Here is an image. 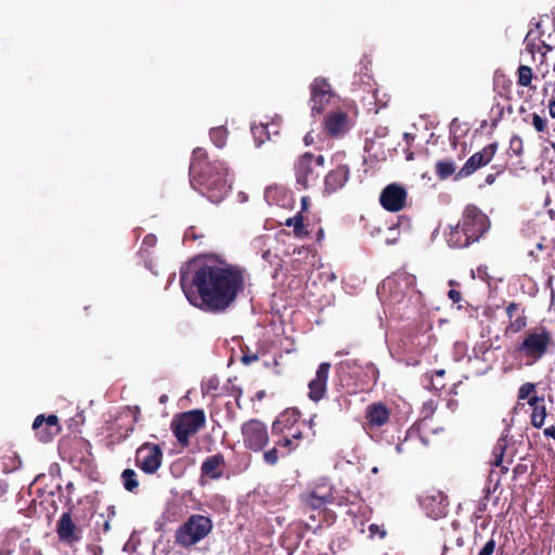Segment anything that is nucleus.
Returning <instances> with one entry per match:
<instances>
[{
  "mask_svg": "<svg viewBox=\"0 0 555 555\" xmlns=\"http://www.w3.org/2000/svg\"><path fill=\"white\" fill-rule=\"evenodd\" d=\"M248 273L237 264H207L191 260L180 269V285L188 301L207 313H224L245 289Z\"/></svg>",
  "mask_w": 555,
  "mask_h": 555,
  "instance_id": "nucleus-1",
  "label": "nucleus"
},
{
  "mask_svg": "<svg viewBox=\"0 0 555 555\" xmlns=\"http://www.w3.org/2000/svg\"><path fill=\"white\" fill-rule=\"evenodd\" d=\"M189 175L192 188L214 204L222 202L232 188L225 163L208 160L203 147L193 151Z\"/></svg>",
  "mask_w": 555,
  "mask_h": 555,
  "instance_id": "nucleus-2",
  "label": "nucleus"
},
{
  "mask_svg": "<svg viewBox=\"0 0 555 555\" xmlns=\"http://www.w3.org/2000/svg\"><path fill=\"white\" fill-rule=\"evenodd\" d=\"M551 345V332L543 325L535 326L525 333L522 341L514 348L513 356L526 366H531L547 353Z\"/></svg>",
  "mask_w": 555,
  "mask_h": 555,
  "instance_id": "nucleus-3",
  "label": "nucleus"
},
{
  "mask_svg": "<svg viewBox=\"0 0 555 555\" xmlns=\"http://www.w3.org/2000/svg\"><path fill=\"white\" fill-rule=\"evenodd\" d=\"M60 452L63 460H67L75 469L86 474H93L94 464L90 443L82 437L65 438L60 442Z\"/></svg>",
  "mask_w": 555,
  "mask_h": 555,
  "instance_id": "nucleus-4",
  "label": "nucleus"
},
{
  "mask_svg": "<svg viewBox=\"0 0 555 555\" xmlns=\"http://www.w3.org/2000/svg\"><path fill=\"white\" fill-rule=\"evenodd\" d=\"M415 276L406 272L397 273L393 276L385 279L376 289V294L382 304L388 301L389 305H400L404 297V292L414 286Z\"/></svg>",
  "mask_w": 555,
  "mask_h": 555,
  "instance_id": "nucleus-5",
  "label": "nucleus"
},
{
  "mask_svg": "<svg viewBox=\"0 0 555 555\" xmlns=\"http://www.w3.org/2000/svg\"><path fill=\"white\" fill-rule=\"evenodd\" d=\"M212 529L211 520L203 515H192L176 532V541L190 546L204 539Z\"/></svg>",
  "mask_w": 555,
  "mask_h": 555,
  "instance_id": "nucleus-6",
  "label": "nucleus"
},
{
  "mask_svg": "<svg viewBox=\"0 0 555 555\" xmlns=\"http://www.w3.org/2000/svg\"><path fill=\"white\" fill-rule=\"evenodd\" d=\"M206 415L201 409L184 412L180 420L172 422V431L178 442L186 447L190 442V437L195 435L201 428L205 426Z\"/></svg>",
  "mask_w": 555,
  "mask_h": 555,
  "instance_id": "nucleus-7",
  "label": "nucleus"
},
{
  "mask_svg": "<svg viewBox=\"0 0 555 555\" xmlns=\"http://www.w3.org/2000/svg\"><path fill=\"white\" fill-rule=\"evenodd\" d=\"M463 235L470 237V241L478 242L490 229V220L477 206L467 205L463 211L461 221Z\"/></svg>",
  "mask_w": 555,
  "mask_h": 555,
  "instance_id": "nucleus-8",
  "label": "nucleus"
},
{
  "mask_svg": "<svg viewBox=\"0 0 555 555\" xmlns=\"http://www.w3.org/2000/svg\"><path fill=\"white\" fill-rule=\"evenodd\" d=\"M163 449L159 444L144 442L135 451V466L147 475L155 474L163 462Z\"/></svg>",
  "mask_w": 555,
  "mask_h": 555,
  "instance_id": "nucleus-9",
  "label": "nucleus"
},
{
  "mask_svg": "<svg viewBox=\"0 0 555 555\" xmlns=\"http://www.w3.org/2000/svg\"><path fill=\"white\" fill-rule=\"evenodd\" d=\"M242 435L245 447L255 452L262 450L269 441L267 426L256 418L242 425Z\"/></svg>",
  "mask_w": 555,
  "mask_h": 555,
  "instance_id": "nucleus-10",
  "label": "nucleus"
},
{
  "mask_svg": "<svg viewBox=\"0 0 555 555\" xmlns=\"http://www.w3.org/2000/svg\"><path fill=\"white\" fill-rule=\"evenodd\" d=\"M31 429L41 443L51 442L62 430L60 420L55 414H39L35 417Z\"/></svg>",
  "mask_w": 555,
  "mask_h": 555,
  "instance_id": "nucleus-11",
  "label": "nucleus"
},
{
  "mask_svg": "<svg viewBox=\"0 0 555 555\" xmlns=\"http://www.w3.org/2000/svg\"><path fill=\"white\" fill-rule=\"evenodd\" d=\"M135 420L127 411L124 415L116 418L115 423H106V447L114 446L126 440L134 429Z\"/></svg>",
  "mask_w": 555,
  "mask_h": 555,
  "instance_id": "nucleus-12",
  "label": "nucleus"
},
{
  "mask_svg": "<svg viewBox=\"0 0 555 555\" xmlns=\"http://www.w3.org/2000/svg\"><path fill=\"white\" fill-rule=\"evenodd\" d=\"M314 155L305 153L295 165L296 183L302 189H309L317 184L320 172L313 166Z\"/></svg>",
  "mask_w": 555,
  "mask_h": 555,
  "instance_id": "nucleus-13",
  "label": "nucleus"
},
{
  "mask_svg": "<svg viewBox=\"0 0 555 555\" xmlns=\"http://www.w3.org/2000/svg\"><path fill=\"white\" fill-rule=\"evenodd\" d=\"M59 541L66 545L73 546L82 538V530L73 519L70 512H65L56 521L55 528Z\"/></svg>",
  "mask_w": 555,
  "mask_h": 555,
  "instance_id": "nucleus-14",
  "label": "nucleus"
},
{
  "mask_svg": "<svg viewBox=\"0 0 555 555\" xmlns=\"http://www.w3.org/2000/svg\"><path fill=\"white\" fill-rule=\"evenodd\" d=\"M498 149V143L493 142L486 145L482 151L473 154L456 173V179L466 178L473 175L479 168L488 165Z\"/></svg>",
  "mask_w": 555,
  "mask_h": 555,
  "instance_id": "nucleus-15",
  "label": "nucleus"
},
{
  "mask_svg": "<svg viewBox=\"0 0 555 555\" xmlns=\"http://www.w3.org/2000/svg\"><path fill=\"white\" fill-rule=\"evenodd\" d=\"M406 195V190L393 182L383 189L379 194V203L384 209L397 212L404 207Z\"/></svg>",
  "mask_w": 555,
  "mask_h": 555,
  "instance_id": "nucleus-16",
  "label": "nucleus"
},
{
  "mask_svg": "<svg viewBox=\"0 0 555 555\" xmlns=\"http://www.w3.org/2000/svg\"><path fill=\"white\" fill-rule=\"evenodd\" d=\"M311 89V112L312 115L322 113L324 105L330 102L333 96V91L327 80L322 77H318L313 80L310 86Z\"/></svg>",
  "mask_w": 555,
  "mask_h": 555,
  "instance_id": "nucleus-17",
  "label": "nucleus"
},
{
  "mask_svg": "<svg viewBox=\"0 0 555 555\" xmlns=\"http://www.w3.org/2000/svg\"><path fill=\"white\" fill-rule=\"evenodd\" d=\"M421 506L426 511L428 517L438 519L448 513V499L442 492L428 493L421 498Z\"/></svg>",
  "mask_w": 555,
  "mask_h": 555,
  "instance_id": "nucleus-18",
  "label": "nucleus"
},
{
  "mask_svg": "<svg viewBox=\"0 0 555 555\" xmlns=\"http://www.w3.org/2000/svg\"><path fill=\"white\" fill-rule=\"evenodd\" d=\"M330 369V362H322L315 372L314 378L309 382L308 397L311 401L319 402L325 396Z\"/></svg>",
  "mask_w": 555,
  "mask_h": 555,
  "instance_id": "nucleus-19",
  "label": "nucleus"
},
{
  "mask_svg": "<svg viewBox=\"0 0 555 555\" xmlns=\"http://www.w3.org/2000/svg\"><path fill=\"white\" fill-rule=\"evenodd\" d=\"M350 169L347 165H340L331 170L324 178V192L332 194L345 186L349 180Z\"/></svg>",
  "mask_w": 555,
  "mask_h": 555,
  "instance_id": "nucleus-20",
  "label": "nucleus"
},
{
  "mask_svg": "<svg viewBox=\"0 0 555 555\" xmlns=\"http://www.w3.org/2000/svg\"><path fill=\"white\" fill-rule=\"evenodd\" d=\"M365 418L370 428L380 427L389 420V411L383 403H373L367 408Z\"/></svg>",
  "mask_w": 555,
  "mask_h": 555,
  "instance_id": "nucleus-21",
  "label": "nucleus"
},
{
  "mask_svg": "<svg viewBox=\"0 0 555 555\" xmlns=\"http://www.w3.org/2000/svg\"><path fill=\"white\" fill-rule=\"evenodd\" d=\"M325 128L334 137L345 133L348 129V115L344 112L331 114L325 120Z\"/></svg>",
  "mask_w": 555,
  "mask_h": 555,
  "instance_id": "nucleus-22",
  "label": "nucleus"
},
{
  "mask_svg": "<svg viewBox=\"0 0 555 555\" xmlns=\"http://www.w3.org/2000/svg\"><path fill=\"white\" fill-rule=\"evenodd\" d=\"M224 463L223 455L218 453L208 456L201 466L202 475L208 476L211 479H218L221 477L220 466Z\"/></svg>",
  "mask_w": 555,
  "mask_h": 555,
  "instance_id": "nucleus-23",
  "label": "nucleus"
},
{
  "mask_svg": "<svg viewBox=\"0 0 555 555\" xmlns=\"http://www.w3.org/2000/svg\"><path fill=\"white\" fill-rule=\"evenodd\" d=\"M447 243L452 248H463L469 246L473 241L470 237L463 235V228L457 222L455 225H450V232L447 234Z\"/></svg>",
  "mask_w": 555,
  "mask_h": 555,
  "instance_id": "nucleus-24",
  "label": "nucleus"
},
{
  "mask_svg": "<svg viewBox=\"0 0 555 555\" xmlns=\"http://www.w3.org/2000/svg\"><path fill=\"white\" fill-rule=\"evenodd\" d=\"M121 485L128 492L137 493L139 490L138 474L132 468H125L120 474Z\"/></svg>",
  "mask_w": 555,
  "mask_h": 555,
  "instance_id": "nucleus-25",
  "label": "nucleus"
},
{
  "mask_svg": "<svg viewBox=\"0 0 555 555\" xmlns=\"http://www.w3.org/2000/svg\"><path fill=\"white\" fill-rule=\"evenodd\" d=\"M268 128L269 126L263 124L259 126L253 125L250 127L255 144L257 147L261 146L266 142V140H270V130Z\"/></svg>",
  "mask_w": 555,
  "mask_h": 555,
  "instance_id": "nucleus-26",
  "label": "nucleus"
},
{
  "mask_svg": "<svg viewBox=\"0 0 555 555\" xmlns=\"http://www.w3.org/2000/svg\"><path fill=\"white\" fill-rule=\"evenodd\" d=\"M157 243V237L150 233L144 236L138 255L145 261L149 258L150 249L154 248Z\"/></svg>",
  "mask_w": 555,
  "mask_h": 555,
  "instance_id": "nucleus-27",
  "label": "nucleus"
},
{
  "mask_svg": "<svg viewBox=\"0 0 555 555\" xmlns=\"http://www.w3.org/2000/svg\"><path fill=\"white\" fill-rule=\"evenodd\" d=\"M211 142L219 149L223 147L227 143V129L224 127L211 128L209 131Z\"/></svg>",
  "mask_w": 555,
  "mask_h": 555,
  "instance_id": "nucleus-28",
  "label": "nucleus"
},
{
  "mask_svg": "<svg viewBox=\"0 0 555 555\" xmlns=\"http://www.w3.org/2000/svg\"><path fill=\"white\" fill-rule=\"evenodd\" d=\"M455 171V165L451 160H439L436 164V173L440 179L449 178Z\"/></svg>",
  "mask_w": 555,
  "mask_h": 555,
  "instance_id": "nucleus-29",
  "label": "nucleus"
},
{
  "mask_svg": "<svg viewBox=\"0 0 555 555\" xmlns=\"http://www.w3.org/2000/svg\"><path fill=\"white\" fill-rule=\"evenodd\" d=\"M328 496L325 494H318L315 491H312L306 498V504L310 506L312 509H319L323 507L326 503H328Z\"/></svg>",
  "mask_w": 555,
  "mask_h": 555,
  "instance_id": "nucleus-30",
  "label": "nucleus"
},
{
  "mask_svg": "<svg viewBox=\"0 0 555 555\" xmlns=\"http://www.w3.org/2000/svg\"><path fill=\"white\" fill-rule=\"evenodd\" d=\"M546 408L544 404L532 408L531 424L535 428H541L545 422Z\"/></svg>",
  "mask_w": 555,
  "mask_h": 555,
  "instance_id": "nucleus-31",
  "label": "nucleus"
},
{
  "mask_svg": "<svg viewBox=\"0 0 555 555\" xmlns=\"http://www.w3.org/2000/svg\"><path fill=\"white\" fill-rule=\"evenodd\" d=\"M285 224L287 227L293 225L294 232L298 237H302L307 234V232L304 230V217L301 212H298L295 217L287 219Z\"/></svg>",
  "mask_w": 555,
  "mask_h": 555,
  "instance_id": "nucleus-32",
  "label": "nucleus"
},
{
  "mask_svg": "<svg viewBox=\"0 0 555 555\" xmlns=\"http://www.w3.org/2000/svg\"><path fill=\"white\" fill-rule=\"evenodd\" d=\"M506 447H507V443H506L505 438H503V437L500 438L493 448V455H494V461L492 462L493 466L498 467L502 464Z\"/></svg>",
  "mask_w": 555,
  "mask_h": 555,
  "instance_id": "nucleus-33",
  "label": "nucleus"
},
{
  "mask_svg": "<svg viewBox=\"0 0 555 555\" xmlns=\"http://www.w3.org/2000/svg\"><path fill=\"white\" fill-rule=\"evenodd\" d=\"M517 83L521 87H528L532 80V69L527 65H520L517 69Z\"/></svg>",
  "mask_w": 555,
  "mask_h": 555,
  "instance_id": "nucleus-34",
  "label": "nucleus"
},
{
  "mask_svg": "<svg viewBox=\"0 0 555 555\" xmlns=\"http://www.w3.org/2000/svg\"><path fill=\"white\" fill-rule=\"evenodd\" d=\"M527 325V318L525 315L517 317L507 327V331L512 333H518L522 331Z\"/></svg>",
  "mask_w": 555,
  "mask_h": 555,
  "instance_id": "nucleus-35",
  "label": "nucleus"
},
{
  "mask_svg": "<svg viewBox=\"0 0 555 555\" xmlns=\"http://www.w3.org/2000/svg\"><path fill=\"white\" fill-rule=\"evenodd\" d=\"M364 370H365L366 377L372 382L373 385H375L379 377V371L376 367V365L372 362H367L364 365Z\"/></svg>",
  "mask_w": 555,
  "mask_h": 555,
  "instance_id": "nucleus-36",
  "label": "nucleus"
},
{
  "mask_svg": "<svg viewBox=\"0 0 555 555\" xmlns=\"http://www.w3.org/2000/svg\"><path fill=\"white\" fill-rule=\"evenodd\" d=\"M535 384L533 383H525L518 389V399L525 400L528 399L532 392L535 391Z\"/></svg>",
  "mask_w": 555,
  "mask_h": 555,
  "instance_id": "nucleus-37",
  "label": "nucleus"
},
{
  "mask_svg": "<svg viewBox=\"0 0 555 555\" xmlns=\"http://www.w3.org/2000/svg\"><path fill=\"white\" fill-rule=\"evenodd\" d=\"M357 367H361V364H360L359 360H356V359L345 360V361H340L338 363V369L341 372H351L352 370H354Z\"/></svg>",
  "mask_w": 555,
  "mask_h": 555,
  "instance_id": "nucleus-38",
  "label": "nucleus"
},
{
  "mask_svg": "<svg viewBox=\"0 0 555 555\" xmlns=\"http://www.w3.org/2000/svg\"><path fill=\"white\" fill-rule=\"evenodd\" d=\"M279 450L278 448H272L263 453V460L269 465H275L279 461Z\"/></svg>",
  "mask_w": 555,
  "mask_h": 555,
  "instance_id": "nucleus-39",
  "label": "nucleus"
},
{
  "mask_svg": "<svg viewBox=\"0 0 555 555\" xmlns=\"http://www.w3.org/2000/svg\"><path fill=\"white\" fill-rule=\"evenodd\" d=\"M509 149L519 156L522 152V140L519 135H513L509 141Z\"/></svg>",
  "mask_w": 555,
  "mask_h": 555,
  "instance_id": "nucleus-40",
  "label": "nucleus"
},
{
  "mask_svg": "<svg viewBox=\"0 0 555 555\" xmlns=\"http://www.w3.org/2000/svg\"><path fill=\"white\" fill-rule=\"evenodd\" d=\"M532 117V126L538 132L545 131L546 128V119L538 115L537 113H533L531 115Z\"/></svg>",
  "mask_w": 555,
  "mask_h": 555,
  "instance_id": "nucleus-41",
  "label": "nucleus"
},
{
  "mask_svg": "<svg viewBox=\"0 0 555 555\" xmlns=\"http://www.w3.org/2000/svg\"><path fill=\"white\" fill-rule=\"evenodd\" d=\"M495 548L494 539H490L486 542L482 548L479 551L478 555H492Z\"/></svg>",
  "mask_w": 555,
  "mask_h": 555,
  "instance_id": "nucleus-42",
  "label": "nucleus"
},
{
  "mask_svg": "<svg viewBox=\"0 0 555 555\" xmlns=\"http://www.w3.org/2000/svg\"><path fill=\"white\" fill-rule=\"evenodd\" d=\"M369 532L372 537L378 535L380 539H384L386 537V530L376 524H372L369 526Z\"/></svg>",
  "mask_w": 555,
  "mask_h": 555,
  "instance_id": "nucleus-43",
  "label": "nucleus"
},
{
  "mask_svg": "<svg viewBox=\"0 0 555 555\" xmlns=\"http://www.w3.org/2000/svg\"><path fill=\"white\" fill-rule=\"evenodd\" d=\"M278 446L283 447V448H289L288 451L281 453V456H286L291 452V450L294 448L293 439L285 437V438L279 440Z\"/></svg>",
  "mask_w": 555,
  "mask_h": 555,
  "instance_id": "nucleus-44",
  "label": "nucleus"
},
{
  "mask_svg": "<svg viewBox=\"0 0 555 555\" xmlns=\"http://www.w3.org/2000/svg\"><path fill=\"white\" fill-rule=\"evenodd\" d=\"M410 227L409 219L400 217L396 224H392L388 228L389 232H395L397 228L408 229Z\"/></svg>",
  "mask_w": 555,
  "mask_h": 555,
  "instance_id": "nucleus-45",
  "label": "nucleus"
},
{
  "mask_svg": "<svg viewBox=\"0 0 555 555\" xmlns=\"http://www.w3.org/2000/svg\"><path fill=\"white\" fill-rule=\"evenodd\" d=\"M103 550L102 546L95 543H90L87 545V554L88 555H102Z\"/></svg>",
  "mask_w": 555,
  "mask_h": 555,
  "instance_id": "nucleus-46",
  "label": "nucleus"
},
{
  "mask_svg": "<svg viewBox=\"0 0 555 555\" xmlns=\"http://www.w3.org/2000/svg\"><path fill=\"white\" fill-rule=\"evenodd\" d=\"M528 404H529L531 408L540 406V405L544 404V397L530 396V397L528 398Z\"/></svg>",
  "mask_w": 555,
  "mask_h": 555,
  "instance_id": "nucleus-47",
  "label": "nucleus"
},
{
  "mask_svg": "<svg viewBox=\"0 0 555 555\" xmlns=\"http://www.w3.org/2000/svg\"><path fill=\"white\" fill-rule=\"evenodd\" d=\"M448 297L450 300H452L453 302H460L462 300V295L459 291H455V289H450L448 292Z\"/></svg>",
  "mask_w": 555,
  "mask_h": 555,
  "instance_id": "nucleus-48",
  "label": "nucleus"
},
{
  "mask_svg": "<svg viewBox=\"0 0 555 555\" xmlns=\"http://www.w3.org/2000/svg\"><path fill=\"white\" fill-rule=\"evenodd\" d=\"M518 309V304L516 302H509L506 308H505V312L507 314V317L509 319H512L516 312V310Z\"/></svg>",
  "mask_w": 555,
  "mask_h": 555,
  "instance_id": "nucleus-49",
  "label": "nucleus"
},
{
  "mask_svg": "<svg viewBox=\"0 0 555 555\" xmlns=\"http://www.w3.org/2000/svg\"><path fill=\"white\" fill-rule=\"evenodd\" d=\"M259 359L258 354L257 353H251V354H243L242 357V362L246 365L253 363V362H256L257 360Z\"/></svg>",
  "mask_w": 555,
  "mask_h": 555,
  "instance_id": "nucleus-50",
  "label": "nucleus"
},
{
  "mask_svg": "<svg viewBox=\"0 0 555 555\" xmlns=\"http://www.w3.org/2000/svg\"><path fill=\"white\" fill-rule=\"evenodd\" d=\"M532 34H533L532 30L528 31V34L526 35V38H525V42L527 44V49L530 52H533V49H534V38L531 39Z\"/></svg>",
  "mask_w": 555,
  "mask_h": 555,
  "instance_id": "nucleus-51",
  "label": "nucleus"
},
{
  "mask_svg": "<svg viewBox=\"0 0 555 555\" xmlns=\"http://www.w3.org/2000/svg\"><path fill=\"white\" fill-rule=\"evenodd\" d=\"M199 236L195 233L194 231V228L193 227H190L185 230V233H184V238L185 240H189V238H192V240H197Z\"/></svg>",
  "mask_w": 555,
  "mask_h": 555,
  "instance_id": "nucleus-52",
  "label": "nucleus"
},
{
  "mask_svg": "<svg viewBox=\"0 0 555 555\" xmlns=\"http://www.w3.org/2000/svg\"><path fill=\"white\" fill-rule=\"evenodd\" d=\"M494 109L496 111V116L495 117L502 119L505 108L500 103H496V104L493 105L491 111L494 112Z\"/></svg>",
  "mask_w": 555,
  "mask_h": 555,
  "instance_id": "nucleus-53",
  "label": "nucleus"
},
{
  "mask_svg": "<svg viewBox=\"0 0 555 555\" xmlns=\"http://www.w3.org/2000/svg\"><path fill=\"white\" fill-rule=\"evenodd\" d=\"M543 434L545 437L547 438H553L555 440V425H552L550 427H546L544 430H543Z\"/></svg>",
  "mask_w": 555,
  "mask_h": 555,
  "instance_id": "nucleus-54",
  "label": "nucleus"
},
{
  "mask_svg": "<svg viewBox=\"0 0 555 555\" xmlns=\"http://www.w3.org/2000/svg\"><path fill=\"white\" fill-rule=\"evenodd\" d=\"M218 385H219V382L216 377L210 378L207 383L208 390H217Z\"/></svg>",
  "mask_w": 555,
  "mask_h": 555,
  "instance_id": "nucleus-55",
  "label": "nucleus"
},
{
  "mask_svg": "<svg viewBox=\"0 0 555 555\" xmlns=\"http://www.w3.org/2000/svg\"><path fill=\"white\" fill-rule=\"evenodd\" d=\"M478 276L482 280H485L488 276L487 273V267L486 266H479L477 268Z\"/></svg>",
  "mask_w": 555,
  "mask_h": 555,
  "instance_id": "nucleus-56",
  "label": "nucleus"
},
{
  "mask_svg": "<svg viewBox=\"0 0 555 555\" xmlns=\"http://www.w3.org/2000/svg\"><path fill=\"white\" fill-rule=\"evenodd\" d=\"M325 163V158L323 155L314 156L313 166L323 167Z\"/></svg>",
  "mask_w": 555,
  "mask_h": 555,
  "instance_id": "nucleus-57",
  "label": "nucleus"
},
{
  "mask_svg": "<svg viewBox=\"0 0 555 555\" xmlns=\"http://www.w3.org/2000/svg\"><path fill=\"white\" fill-rule=\"evenodd\" d=\"M548 112L552 118H555V98H552L548 103Z\"/></svg>",
  "mask_w": 555,
  "mask_h": 555,
  "instance_id": "nucleus-58",
  "label": "nucleus"
},
{
  "mask_svg": "<svg viewBox=\"0 0 555 555\" xmlns=\"http://www.w3.org/2000/svg\"><path fill=\"white\" fill-rule=\"evenodd\" d=\"M349 353H350V346H347L346 348L336 351L335 357L348 356Z\"/></svg>",
  "mask_w": 555,
  "mask_h": 555,
  "instance_id": "nucleus-59",
  "label": "nucleus"
},
{
  "mask_svg": "<svg viewBox=\"0 0 555 555\" xmlns=\"http://www.w3.org/2000/svg\"><path fill=\"white\" fill-rule=\"evenodd\" d=\"M8 491V483L0 479V496L4 495Z\"/></svg>",
  "mask_w": 555,
  "mask_h": 555,
  "instance_id": "nucleus-60",
  "label": "nucleus"
},
{
  "mask_svg": "<svg viewBox=\"0 0 555 555\" xmlns=\"http://www.w3.org/2000/svg\"><path fill=\"white\" fill-rule=\"evenodd\" d=\"M495 179H496V175L495 173H489L486 177L485 182L490 185V184H492L495 181Z\"/></svg>",
  "mask_w": 555,
  "mask_h": 555,
  "instance_id": "nucleus-61",
  "label": "nucleus"
},
{
  "mask_svg": "<svg viewBox=\"0 0 555 555\" xmlns=\"http://www.w3.org/2000/svg\"><path fill=\"white\" fill-rule=\"evenodd\" d=\"M397 241H398L397 235H391V236L386 237L387 245H395L397 243Z\"/></svg>",
  "mask_w": 555,
  "mask_h": 555,
  "instance_id": "nucleus-62",
  "label": "nucleus"
},
{
  "mask_svg": "<svg viewBox=\"0 0 555 555\" xmlns=\"http://www.w3.org/2000/svg\"><path fill=\"white\" fill-rule=\"evenodd\" d=\"M304 141H305V144H306L307 146H308V145H310V144H312V143H313V137H312V134H311L310 132H309V133H307V134L305 135V138H304Z\"/></svg>",
  "mask_w": 555,
  "mask_h": 555,
  "instance_id": "nucleus-63",
  "label": "nucleus"
},
{
  "mask_svg": "<svg viewBox=\"0 0 555 555\" xmlns=\"http://www.w3.org/2000/svg\"><path fill=\"white\" fill-rule=\"evenodd\" d=\"M275 190L272 189V188H267L266 191H264V197L270 203V197H271V194L274 192Z\"/></svg>",
  "mask_w": 555,
  "mask_h": 555,
  "instance_id": "nucleus-64",
  "label": "nucleus"
}]
</instances>
